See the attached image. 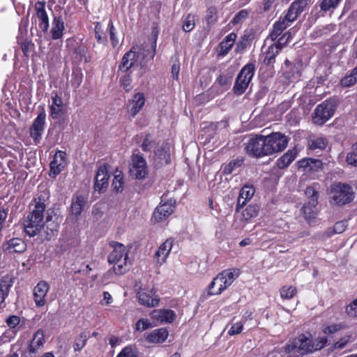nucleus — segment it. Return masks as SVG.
I'll use <instances>...</instances> for the list:
<instances>
[{
	"instance_id": "obj_4",
	"label": "nucleus",
	"mask_w": 357,
	"mask_h": 357,
	"mask_svg": "<svg viewBox=\"0 0 357 357\" xmlns=\"http://www.w3.org/2000/svg\"><path fill=\"white\" fill-rule=\"evenodd\" d=\"M238 275V269H226L222 271L209 284L208 294L209 295L220 294L233 283Z\"/></svg>"
},
{
	"instance_id": "obj_26",
	"label": "nucleus",
	"mask_w": 357,
	"mask_h": 357,
	"mask_svg": "<svg viewBox=\"0 0 357 357\" xmlns=\"http://www.w3.org/2000/svg\"><path fill=\"white\" fill-rule=\"evenodd\" d=\"M145 104L144 95L142 93H135L132 99L128 100V109L130 115L134 117L142 109Z\"/></svg>"
},
{
	"instance_id": "obj_43",
	"label": "nucleus",
	"mask_w": 357,
	"mask_h": 357,
	"mask_svg": "<svg viewBox=\"0 0 357 357\" xmlns=\"http://www.w3.org/2000/svg\"><path fill=\"white\" fill-rule=\"evenodd\" d=\"M139 351L136 345L130 344L125 347L116 357H138Z\"/></svg>"
},
{
	"instance_id": "obj_39",
	"label": "nucleus",
	"mask_w": 357,
	"mask_h": 357,
	"mask_svg": "<svg viewBox=\"0 0 357 357\" xmlns=\"http://www.w3.org/2000/svg\"><path fill=\"white\" fill-rule=\"evenodd\" d=\"M317 202L314 199L312 202H308L303 206V211L306 219H312L317 214Z\"/></svg>"
},
{
	"instance_id": "obj_42",
	"label": "nucleus",
	"mask_w": 357,
	"mask_h": 357,
	"mask_svg": "<svg viewBox=\"0 0 357 357\" xmlns=\"http://www.w3.org/2000/svg\"><path fill=\"white\" fill-rule=\"evenodd\" d=\"M90 337L89 332L83 331L75 340L73 344L74 350L80 351L86 345V341Z\"/></svg>"
},
{
	"instance_id": "obj_34",
	"label": "nucleus",
	"mask_w": 357,
	"mask_h": 357,
	"mask_svg": "<svg viewBox=\"0 0 357 357\" xmlns=\"http://www.w3.org/2000/svg\"><path fill=\"white\" fill-rule=\"evenodd\" d=\"M13 284L12 278L8 275L3 276L0 280V307L8 296L10 289Z\"/></svg>"
},
{
	"instance_id": "obj_15",
	"label": "nucleus",
	"mask_w": 357,
	"mask_h": 357,
	"mask_svg": "<svg viewBox=\"0 0 357 357\" xmlns=\"http://www.w3.org/2000/svg\"><path fill=\"white\" fill-rule=\"evenodd\" d=\"M46 114L44 110L40 112L33 121L30 128V136L35 144L39 143L42 138V135L45 129Z\"/></svg>"
},
{
	"instance_id": "obj_31",
	"label": "nucleus",
	"mask_w": 357,
	"mask_h": 357,
	"mask_svg": "<svg viewBox=\"0 0 357 357\" xmlns=\"http://www.w3.org/2000/svg\"><path fill=\"white\" fill-rule=\"evenodd\" d=\"M140 304L146 307H155L159 303V299L152 291H139L137 293Z\"/></svg>"
},
{
	"instance_id": "obj_20",
	"label": "nucleus",
	"mask_w": 357,
	"mask_h": 357,
	"mask_svg": "<svg viewBox=\"0 0 357 357\" xmlns=\"http://www.w3.org/2000/svg\"><path fill=\"white\" fill-rule=\"evenodd\" d=\"M172 246L173 241L172 239H167L160 245L153 256V260L156 264L161 266L166 262L167 258L172 250Z\"/></svg>"
},
{
	"instance_id": "obj_56",
	"label": "nucleus",
	"mask_w": 357,
	"mask_h": 357,
	"mask_svg": "<svg viewBox=\"0 0 357 357\" xmlns=\"http://www.w3.org/2000/svg\"><path fill=\"white\" fill-rule=\"evenodd\" d=\"M243 328V325L242 322H236L231 325L229 330L228 331V334L231 336L238 335L242 332Z\"/></svg>"
},
{
	"instance_id": "obj_52",
	"label": "nucleus",
	"mask_w": 357,
	"mask_h": 357,
	"mask_svg": "<svg viewBox=\"0 0 357 357\" xmlns=\"http://www.w3.org/2000/svg\"><path fill=\"white\" fill-rule=\"evenodd\" d=\"M344 324H342L341 323L331 324V325L325 326L323 328V332L324 334L331 335V334H333V333L340 331L341 329H342L344 328Z\"/></svg>"
},
{
	"instance_id": "obj_64",
	"label": "nucleus",
	"mask_w": 357,
	"mask_h": 357,
	"mask_svg": "<svg viewBox=\"0 0 357 357\" xmlns=\"http://www.w3.org/2000/svg\"><path fill=\"white\" fill-rule=\"evenodd\" d=\"M121 84H122L123 88L126 91H128V87L130 86L131 82H132L130 75L128 74V75L123 76L121 78Z\"/></svg>"
},
{
	"instance_id": "obj_18",
	"label": "nucleus",
	"mask_w": 357,
	"mask_h": 357,
	"mask_svg": "<svg viewBox=\"0 0 357 357\" xmlns=\"http://www.w3.org/2000/svg\"><path fill=\"white\" fill-rule=\"evenodd\" d=\"M26 250V243L20 238H12L3 243V251L6 255L22 253Z\"/></svg>"
},
{
	"instance_id": "obj_47",
	"label": "nucleus",
	"mask_w": 357,
	"mask_h": 357,
	"mask_svg": "<svg viewBox=\"0 0 357 357\" xmlns=\"http://www.w3.org/2000/svg\"><path fill=\"white\" fill-rule=\"evenodd\" d=\"M155 324H153L148 319H139L135 324V330L142 332L150 328H153Z\"/></svg>"
},
{
	"instance_id": "obj_3",
	"label": "nucleus",
	"mask_w": 357,
	"mask_h": 357,
	"mask_svg": "<svg viewBox=\"0 0 357 357\" xmlns=\"http://www.w3.org/2000/svg\"><path fill=\"white\" fill-rule=\"evenodd\" d=\"M113 250L108 256V262L113 264V269L116 274L121 275L128 270V250L119 243L112 242Z\"/></svg>"
},
{
	"instance_id": "obj_51",
	"label": "nucleus",
	"mask_w": 357,
	"mask_h": 357,
	"mask_svg": "<svg viewBox=\"0 0 357 357\" xmlns=\"http://www.w3.org/2000/svg\"><path fill=\"white\" fill-rule=\"evenodd\" d=\"M258 214V208L256 206L249 205L243 212V216L245 220L256 217Z\"/></svg>"
},
{
	"instance_id": "obj_53",
	"label": "nucleus",
	"mask_w": 357,
	"mask_h": 357,
	"mask_svg": "<svg viewBox=\"0 0 357 357\" xmlns=\"http://www.w3.org/2000/svg\"><path fill=\"white\" fill-rule=\"evenodd\" d=\"M108 28H109V38H110V40L112 42V45L114 47H115L119 43V40L116 36V29L114 26V24H113V22L112 20H109V22Z\"/></svg>"
},
{
	"instance_id": "obj_35",
	"label": "nucleus",
	"mask_w": 357,
	"mask_h": 357,
	"mask_svg": "<svg viewBox=\"0 0 357 357\" xmlns=\"http://www.w3.org/2000/svg\"><path fill=\"white\" fill-rule=\"evenodd\" d=\"M136 52L132 50L127 52L123 56L121 63L119 69L123 72H126L134 66L136 62Z\"/></svg>"
},
{
	"instance_id": "obj_24",
	"label": "nucleus",
	"mask_w": 357,
	"mask_h": 357,
	"mask_svg": "<svg viewBox=\"0 0 357 357\" xmlns=\"http://www.w3.org/2000/svg\"><path fill=\"white\" fill-rule=\"evenodd\" d=\"M35 9L36 11L37 17L40 20V22L38 24L40 29L43 32H47L50 27V24L49 17L45 10V1H37L35 3Z\"/></svg>"
},
{
	"instance_id": "obj_22",
	"label": "nucleus",
	"mask_w": 357,
	"mask_h": 357,
	"mask_svg": "<svg viewBox=\"0 0 357 357\" xmlns=\"http://www.w3.org/2000/svg\"><path fill=\"white\" fill-rule=\"evenodd\" d=\"M65 31V22L63 17L60 15H54L50 33L53 40L61 39Z\"/></svg>"
},
{
	"instance_id": "obj_58",
	"label": "nucleus",
	"mask_w": 357,
	"mask_h": 357,
	"mask_svg": "<svg viewBox=\"0 0 357 357\" xmlns=\"http://www.w3.org/2000/svg\"><path fill=\"white\" fill-rule=\"evenodd\" d=\"M351 335H345L333 344V348L337 349H343L348 342L351 341Z\"/></svg>"
},
{
	"instance_id": "obj_37",
	"label": "nucleus",
	"mask_w": 357,
	"mask_h": 357,
	"mask_svg": "<svg viewBox=\"0 0 357 357\" xmlns=\"http://www.w3.org/2000/svg\"><path fill=\"white\" fill-rule=\"evenodd\" d=\"M85 199L82 195L73 197L70 205V212L73 215L77 217L79 215L84 208Z\"/></svg>"
},
{
	"instance_id": "obj_27",
	"label": "nucleus",
	"mask_w": 357,
	"mask_h": 357,
	"mask_svg": "<svg viewBox=\"0 0 357 357\" xmlns=\"http://www.w3.org/2000/svg\"><path fill=\"white\" fill-rule=\"evenodd\" d=\"M291 23L287 22L284 17L280 16L279 19L273 24L271 31L270 32L267 40L271 39L272 41L278 40L279 36L289 26Z\"/></svg>"
},
{
	"instance_id": "obj_41",
	"label": "nucleus",
	"mask_w": 357,
	"mask_h": 357,
	"mask_svg": "<svg viewBox=\"0 0 357 357\" xmlns=\"http://www.w3.org/2000/svg\"><path fill=\"white\" fill-rule=\"evenodd\" d=\"M124 181L123 175L121 171L116 169L114 173V177L112 183L113 190L116 192H121L123 189Z\"/></svg>"
},
{
	"instance_id": "obj_49",
	"label": "nucleus",
	"mask_w": 357,
	"mask_h": 357,
	"mask_svg": "<svg viewBox=\"0 0 357 357\" xmlns=\"http://www.w3.org/2000/svg\"><path fill=\"white\" fill-rule=\"evenodd\" d=\"M248 15L249 12L247 10H241L238 13H237V14L235 15L231 23L233 25H236L240 23H242L248 18Z\"/></svg>"
},
{
	"instance_id": "obj_12",
	"label": "nucleus",
	"mask_w": 357,
	"mask_h": 357,
	"mask_svg": "<svg viewBox=\"0 0 357 357\" xmlns=\"http://www.w3.org/2000/svg\"><path fill=\"white\" fill-rule=\"evenodd\" d=\"M130 174L137 179L145 178L148 174V167L146 160L139 153L133 154L131 157Z\"/></svg>"
},
{
	"instance_id": "obj_21",
	"label": "nucleus",
	"mask_w": 357,
	"mask_h": 357,
	"mask_svg": "<svg viewBox=\"0 0 357 357\" xmlns=\"http://www.w3.org/2000/svg\"><path fill=\"white\" fill-rule=\"evenodd\" d=\"M151 318L160 324H170L176 317L174 312L169 309L154 310L150 313Z\"/></svg>"
},
{
	"instance_id": "obj_60",
	"label": "nucleus",
	"mask_w": 357,
	"mask_h": 357,
	"mask_svg": "<svg viewBox=\"0 0 357 357\" xmlns=\"http://www.w3.org/2000/svg\"><path fill=\"white\" fill-rule=\"evenodd\" d=\"M347 162L352 166L357 167V152L354 151L347 154L346 157Z\"/></svg>"
},
{
	"instance_id": "obj_17",
	"label": "nucleus",
	"mask_w": 357,
	"mask_h": 357,
	"mask_svg": "<svg viewBox=\"0 0 357 357\" xmlns=\"http://www.w3.org/2000/svg\"><path fill=\"white\" fill-rule=\"evenodd\" d=\"M66 165V153L62 151H58L54 155L53 160L50 164V176L55 178L65 168Z\"/></svg>"
},
{
	"instance_id": "obj_9",
	"label": "nucleus",
	"mask_w": 357,
	"mask_h": 357,
	"mask_svg": "<svg viewBox=\"0 0 357 357\" xmlns=\"http://www.w3.org/2000/svg\"><path fill=\"white\" fill-rule=\"evenodd\" d=\"M267 155H273L282 151L289 142L288 137L281 132H272L265 136Z\"/></svg>"
},
{
	"instance_id": "obj_36",
	"label": "nucleus",
	"mask_w": 357,
	"mask_h": 357,
	"mask_svg": "<svg viewBox=\"0 0 357 357\" xmlns=\"http://www.w3.org/2000/svg\"><path fill=\"white\" fill-rule=\"evenodd\" d=\"M342 0H319V8L324 14L333 13L340 5Z\"/></svg>"
},
{
	"instance_id": "obj_2",
	"label": "nucleus",
	"mask_w": 357,
	"mask_h": 357,
	"mask_svg": "<svg viewBox=\"0 0 357 357\" xmlns=\"http://www.w3.org/2000/svg\"><path fill=\"white\" fill-rule=\"evenodd\" d=\"M328 198L331 205L342 206L354 201L355 192L352 186L349 184L335 182L330 186Z\"/></svg>"
},
{
	"instance_id": "obj_8",
	"label": "nucleus",
	"mask_w": 357,
	"mask_h": 357,
	"mask_svg": "<svg viewBox=\"0 0 357 357\" xmlns=\"http://www.w3.org/2000/svg\"><path fill=\"white\" fill-rule=\"evenodd\" d=\"M291 39V33L289 31L285 32L282 36L280 37L276 43L270 45L268 49L263 52L261 56V59L263 63L266 66L272 65L275 61V56L285 45Z\"/></svg>"
},
{
	"instance_id": "obj_46",
	"label": "nucleus",
	"mask_w": 357,
	"mask_h": 357,
	"mask_svg": "<svg viewBox=\"0 0 357 357\" xmlns=\"http://www.w3.org/2000/svg\"><path fill=\"white\" fill-rule=\"evenodd\" d=\"M6 323L10 329L17 331L20 328L21 319L19 316L11 315L6 319Z\"/></svg>"
},
{
	"instance_id": "obj_32",
	"label": "nucleus",
	"mask_w": 357,
	"mask_h": 357,
	"mask_svg": "<svg viewBox=\"0 0 357 357\" xmlns=\"http://www.w3.org/2000/svg\"><path fill=\"white\" fill-rule=\"evenodd\" d=\"M45 341L44 332L42 330H38L35 333L29 345L28 349L29 354H36L38 353V351L43 348Z\"/></svg>"
},
{
	"instance_id": "obj_1",
	"label": "nucleus",
	"mask_w": 357,
	"mask_h": 357,
	"mask_svg": "<svg viewBox=\"0 0 357 357\" xmlns=\"http://www.w3.org/2000/svg\"><path fill=\"white\" fill-rule=\"evenodd\" d=\"M45 197L40 195L33 198L29 204L30 213L25 218L23 225L24 232L30 237L36 236L45 226Z\"/></svg>"
},
{
	"instance_id": "obj_14",
	"label": "nucleus",
	"mask_w": 357,
	"mask_h": 357,
	"mask_svg": "<svg viewBox=\"0 0 357 357\" xmlns=\"http://www.w3.org/2000/svg\"><path fill=\"white\" fill-rule=\"evenodd\" d=\"M308 2L309 0H294L287 11L284 12V15L281 16L284 17L287 22L292 24L305 10L308 5Z\"/></svg>"
},
{
	"instance_id": "obj_45",
	"label": "nucleus",
	"mask_w": 357,
	"mask_h": 357,
	"mask_svg": "<svg viewBox=\"0 0 357 357\" xmlns=\"http://www.w3.org/2000/svg\"><path fill=\"white\" fill-rule=\"evenodd\" d=\"M244 160L243 158H238L233 160L229 164L225 165L223 169V173L225 174H231L234 172L237 168L240 167L243 164Z\"/></svg>"
},
{
	"instance_id": "obj_50",
	"label": "nucleus",
	"mask_w": 357,
	"mask_h": 357,
	"mask_svg": "<svg viewBox=\"0 0 357 357\" xmlns=\"http://www.w3.org/2000/svg\"><path fill=\"white\" fill-rule=\"evenodd\" d=\"M195 17L190 14L188 15L183 24V31L189 32L195 28Z\"/></svg>"
},
{
	"instance_id": "obj_7",
	"label": "nucleus",
	"mask_w": 357,
	"mask_h": 357,
	"mask_svg": "<svg viewBox=\"0 0 357 357\" xmlns=\"http://www.w3.org/2000/svg\"><path fill=\"white\" fill-rule=\"evenodd\" d=\"M255 71L253 63H248L243 67L238 74L233 87V91L236 95H242L248 89Z\"/></svg>"
},
{
	"instance_id": "obj_63",
	"label": "nucleus",
	"mask_w": 357,
	"mask_h": 357,
	"mask_svg": "<svg viewBox=\"0 0 357 357\" xmlns=\"http://www.w3.org/2000/svg\"><path fill=\"white\" fill-rule=\"evenodd\" d=\"M278 0H264L263 10L265 12H268L273 8L276 7V1Z\"/></svg>"
},
{
	"instance_id": "obj_55",
	"label": "nucleus",
	"mask_w": 357,
	"mask_h": 357,
	"mask_svg": "<svg viewBox=\"0 0 357 357\" xmlns=\"http://www.w3.org/2000/svg\"><path fill=\"white\" fill-rule=\"evenodd\" d=\"M346 312L349 317H357V298L347 306Z\"/></svg>"
},
{
	"instance_id": "obj_10",
	"label": "nucleus",
	"mask_w": 357,
	"mask_h": 357,
	"mask_svg": "<svg viewBox=\"0 0 357 357\" xmlns=\"http://www.w3.org/2000/svg\"><path fill=\"white\" fill-rule=\"evenodd\" d=\"M326 342L325 338L313 340L310 337L301 335L298 337L296 347H298L301 354H304L320 350L324 347Z\"/></svg>"
},
{
	"instance_id": "obj_23",
	"label": "nucleus",
	"mask_w": 357,
	"mask_h": 357,
	"mask_svg": "<svg viewBox=\"0 0 357 357\" xmlns=\"http://www.w3.org/2000/svg\"><path fill=\"white\" fill-rule=\"evenodd\" d=\"M109 175L107 167L103 165L100 166L96 175L94 188L99 193L108 186Z\"/></svg>"
},
{
	"instance_id": "obj_16",
	"label": "nucleus",
	"mask_w": 357,
	"mask_h": 357,
	"mask_svg": "<svg viewBox=\"0 0 357 357\" xmlns=\"http://www.w3.org/2000/svg\"><path fill=\"white\" fill-rule=\"evenodd\" d=\"M50 290V285L47 282L40 280L33 289V300L37 307L45 305L47 294Z\"/></svg>"
},
{
	"instance_id": "obj_57",
	"label": "nucleus",
	"mask_w": 357,
	"mask_h": 357,
	"mask_svg": "<svg viewBox=\"0 0 357 357\" xmlns=\"http://www.w3.org/2000/svg\"><path fill=\"white\" fill-rule=\"evenodd\" d=\"M154 142L152 140L151 135H146L144 139L142 144V150L144 151H149L153 148Z\"/></svg>"
},
{
	"instance_id": "obj_61",
	"label": "nucleus",
	"mask_w": 357,
	"mask_h": 357,
	"mask_svg": "<svg viewBox=\"0 0 357 357\" xmlns=\"http://www.w3.org/2000/svg\"><path fill=\"white\" fill-rule=\"evenodd\" d=\"M305 195L310 198L309 202H312L314 199L317 202L318 192L312 186H309L305 190Z\"/></svg>"
},
{
	"instance_id": "obj_25",
	"label": "nucleus",
	"mask_w": 357,
	"mask_h": 357,
	"mask_svg": "<svg viewBox=\"0 0 357 357\" xmlns=\"http://www.w3.org/2000/svg\"><path fill=\"white\" fill-rule=\"evenodd\" d=\"M153 160L156 167L167 165L170 162L169 147L165 145L155 151Z\"/></svg>"
},
{
	"instance_id": "obj_38",
	"label": "nucleus",
	"mask_w": 357,
	"mask_h": 357,
	"mask_svg": "<svg viewBox=\"0 0 357 357\" xmlns=\"http://www.w3.org/2000/svg\"><path fill=\"white\" fill-rule=\"evenodd\" d=\"M296 152L294 150H289L277 160V167L284 169L288 167L296 158Z\"/></svg>"
},
{
	"instance_id": "obj_30",
	"label": "nucleus",
	"mask_w": 357,
	"mask_h": 357,
	"mask_svg": "<svg viewBox=\"0 0 357 357\" xmlns=\"http://www.w3.org/2000/svg\"><path fill=\"white\" fill-rule=\"evenodd\" d=\"M300 67L299 63H292L288 59H286L282 67L284 76L289 80L298 79L300 76Z\"/></svg>"
},
{
	"instance_id": "obj_33",
	"label": "nucleus",
	"mask_w": 357,
	"mask_h": 357,
	"mask_svg": "<svg viewBox=\"0 0 357 357\" xmlns=\"http://www.w3.org/2000/svg\"><path fill=\"white\" fill-rule=\"evenodd\" d=\"M236 38L237 35L234 32L228 34L218 46V56L223 57L227 55L232 48Z\"/></svg>"
},
{
	"instance_id": "obj_40",
	"label": "nucleus",
	"mask_w": 357,
	"mask_h": 357,
	"mask_svg": "<svg viewBox=\"0 0 357 357\" xmlns=\"http://www.w3.org/2000/svg\"><path fill=\"white\" fill-rule=\"evenodd\" d=\"M218 20V12L215 6H210L206 9L205 21L208 26L214 25Z\"/></svg>"
},
{
	"instance_id": "obj_6",
	"label": "nucleus",
	"mask_w": 357,
	"mask_h": 357,
	"mask_svg": "<svg viewBox=\"0 0 357 357\" xmlns=\"http://www.w3.org/2000/svg\"><path fill=\"white\" fill-rule=\"evenodd\" d=\"M336 105L332 100H326L318 105L312 114L314 124L321 126L328 121L335 114Z\"/></svg>"
},
{
	"instance_id": "obj_5",
	"label": "nucleus",
	"mask_w": 357,
	"mask_h": 357,
	"mask_svg": "<svg viewBox=\"0 0 357 357\" xmlns=\"http://www.w3.org/2000/svg\"><path fill=\"white\" fill-rule=\"evenodd\" d=\"M238 275V269H226L222 271L209 284L208 294L209 295L220 294L233 283Z\"/></svg>"
},
{
	"instance_id": "obj_19",
	"label": "nucleus",
	"mask_w": 357,
	"mask_h": 357,
	"mask_svg": "<svg viewBox=\"0 0 357 357\" xmlns=\"http://www.w3.org/2000/svg\"><path fill=\"white\" fill-rule=\"evenodd\" d=\"M52 104L50 105V115L53 119H60L65 113L63 100L56 91L52 93Z\"/></svg>"
},
{
	"instance_id": "obj_54",
	"label": "nucleus",
	"mask_w": 357,
	"mask_h": 357,
	"mask_svg": "<svg viewBox=\"0 0 357 357\" xmlns=\"http://www.w3.org/2000/svg\"><path fill=\"white\" fill-rule=\"evenodd\" d=\"M357 81V77L351 73L350 75L344 77L341 81V85L344 87H349L354 85Z\"/></svg>"
},
{
	"instance_id": "obj_44",
	"label": "nucleus",
	"mask_w": 357,
	"mask_h": 357,
	"mask_svg": "<svg viewBox=\"0 0 357 357\" xmlns=\"http://www.w3.org/2000/svg\"><path fill=\"white\" fill-rule=\"evenodd\" d=\"M328 145V141L326 137H319L314 138L310 141V148L312 150H320L322 151L326 148Z\"/></svg>"
},
{
	"instance_id": "obj_62",
	"label": "nucleus",
	"mask_w": 357,
	"mask_h": 357,
	"mask_svg": "<svg viewBox=\"0 0 357 357\" xmlns=\"http://www.w3.org/2000/svg\"><path fill=\"white\" fill-rule=\"evenodd\" d=\"M82 82V75L80 73H73L71 83L75 89L78 88Z\"/></svg>"
},
{
	"instance_id": "obj_48",
	"label": "nucleus",
	"mask_w": 357,
	"mask_h": 357,
	"mask_svg": "<svg viewBox=\"0 0 357 357\" xmlns=\"http://www.w3.org/2000/svg\"><path fill=\"white\" fill-rule=\"evenodd\" d=\"M297 292L296 288L294 286H284L280 290L281 297L286 299L293 298Z\"/></svg>"
},
{
	"instance_id": "obj_59",
	"label": "nucleus",
	"mask_w": 357,
	"mask_h": 357,
	"mask_svg": "<svg viewBox=\"0 0 357 357\" xmlns=\"http://www.w3.org/2000/svg\"><path fill=\"white\" fill-rule=\"evenodd\" d=\"M347 227V221L342 220L337 222L333 227V232L335 234H342L344 231L345 229Z\"/></svg>"
},
{
	"instance_id": "obj_11",
	"label": "nucleus",
	"mask_w": 357,
	"mask_h": 357,
	"mask_svg": "<svg viewBox=\"0 0 357 357\" xmlns=\"http://www.w3.org/2000/svg\"><path fill=\"white\" fill-rule=\"evenodd\" d=\"M246 153L249 155L261 158L267 155L265 136L256 135L251 137L246 144Z\"/></svg>"
},
{
	"instance_id": "obj_28",
	"label": "nucleus",
	"mask_w": 357,
	"mask_h": 357,
	"mask_svg": "<svg viewBox=\"0 0 357 357\" xmlns=\"http://www.w3.org/2000/svg\"><path fill=\"white\" fill-rule=\"evenodd\" d=\"M255 192V189L252 185H245L240 190L236 203V211L239 212L241 208L245 205L246 202L252 199Z\"/></svg>"
},
{
	"instance_id": "obj_13",
	"label": "nucleus",
	"mask_w": 357,
	"mask_h": 357,
	"mask_svg": "<svg viewBox=\"0 0 357 357\" xmlns=\"http://www.w3.org/2000/svg\"><path fill=\"white\" fill-rule=\"evenodd\" d=\"M175 202L172 199L165 201L162 199L160 204L154 210L152 220L160 222L165 220L174 211Z\"/></svg>"
},
{
	"instance_id": "obj_29",
	"label": "nucleus",
	"mask_w": 357,
	"mask_h": 357,
	"mask_svg": "<svg viewBox=\"0 0 357 357\" xmlns=\"http://www.w3.org/2000/svg\"><path fill=\"white\" fill-rule=\"evenodd\" d=\"M168 335V331L166 328H160L146 333L145 340L149 343H162L167 339Z\"/></svg>"
}]
</instances>
